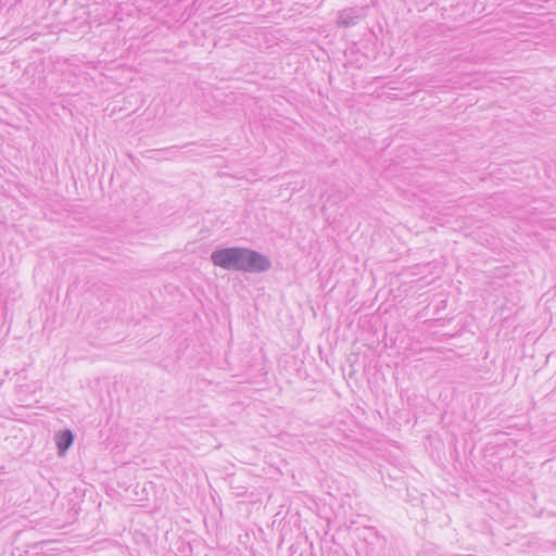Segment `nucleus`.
<instances>
[{"label":"nucleus","instance_id":"nucleus-1","mask_svg":"<svg viewBox=\"0 0 556 556\" xmlns=\"http://www.w3.org/2000/svg\"><path fill=\"white\" fill-rule=\"evenodd\" d=\"M211 262L223 269L243 273H264L271 267L264 254L242 247L217 249L211 254Z\"/></svg>","mask_w":556,"mask_h":556},{"label":"nucleus","instance_id":"nucleus-2","mask_svg":"<svg viewBox=\"0 0 556 556\" xmlns=\"http://www.w3.org/2000/svg\"><path fill=\"white\" fill-rule=\"evenodd\" d=\"M359 14L354 8H348L339 12L338 25L343 27L354 26L358 23Z\"/></svg>","mask_w":556,"mask_h":556},{"label":"nucleus","instance_id":"nucleus-3","mask_svg":"<svg viewBox=\"0 0 556 556\" xmlns=\"http://www.w3.org/2000/svg\"><path fill=\"white\" fill-rule=\"evenodd\" d=\"M56 446L59 451V455H64L70 446L74 442V435L71 430L66 429L59 432L55 435Z\"/></svg>","mask_w":556,"mask_h":556},{"label":"nucleus","instance_id":"nucleus-4","mask_svg":"<svg viewBox=\"0 0 556 556\" xmlns=\"http://www.w3.org/2000/svg\"><path fill=\"white\" fill-rule=\"evenodd\" d=\"M38 553L37 552H30V551H26L24 554H22L21 556H37Z\"/></svg>","mask_w":556,"mask_h":556}]
</instances>
